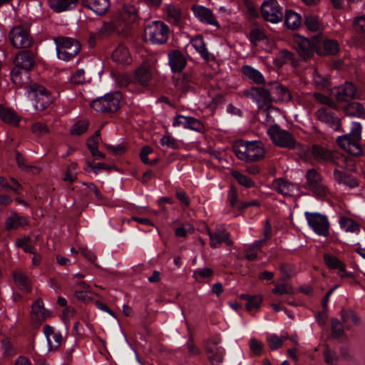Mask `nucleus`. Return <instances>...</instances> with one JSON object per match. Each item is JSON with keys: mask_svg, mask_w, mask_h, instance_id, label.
<instances>
[{"mask_svg": "<svg viewBox=\"0 0 365 365\" xmlns=\"http://www.w3.org/2000/svg\"><path fill=\"white\" fill-rule=\"evenodd\" d=\"M323 47L324 51H319V53L320 55H325V54H330V55H334L337 53L339 51V44L338 43L334 40L331 39H325L323 41Z\"/></svg>", "mask_w": 365, "mask_h": 365, "instance_id": "obj_43", "label": "nucleus"}, {"mask_svg": "<svg viewBox=\"0 0 365 365\" xmlns=\"http://www.w3.org/2000/svg\"><path fill=\"white\" fill-rule=\"evenodd\" d=\"M49 7L55 12L60 13L73 9L78 0H48Z\"/></svg>", "mask_w": 365, "mask_h": 365, "instance_id": "obj_26", "label": "nucleus"}, {"mask_svg": "<svg viewBox=\"0 0 365 365\" xmlns=\"http://www.w3.org/2000/svg\"><path fill=\"white\" fill-rule=\"evenodd\" d=\"M122 95L119 92L106 94L91 103V107L97 112H115L120 106Z\"/></svg>", "mask_w": 365, "mask_h": 365, "instance_id": "obj_6", "label": "nucleus"}, {"mask_svg": "<svg viewBox=\"0 0 365 365\" xmlns=\"http://www.w3.org/2000/svg\"><path fill=\"white\" fill-rule=\"evenodd\" d=\"M304 24L307 28L311 31H318L322 28V25L318 17L314 15H307L305 17Z\"/></svg>", "mask_w": 365, "mask_h": 365, "instance_id": "obj_45", "label": "nucleus"}, {"mask_svg": "<svg viewBox=\"0 0 365 365\" xmlns=\"http://www.w3.org/2000/svg\"><path fill=\"white\" fill-rule=\"evenodd\" d=\"M13 276L16 284L21 290L25 292H30L31 291V282L24 272L16 270L14 272Z\"/></svg>", "mask_w": 365, "mask_h": 365, "instance_id": "obj_35", "label": "nucleus"}, {"mask_svg": "<svg viewBox=\"0 0 365 365\" xmlns=\"http://www.w3.org/2000/svg\"><path fill=\"white\" fill-rule=\"evenodd\" d=\"M324 260L327 267L330 269H338L340 272L339 275L341 277L351 276V274L346 272L345 264L336 257L329 254H325L324 255Z\"/></svg>", "mask_w": 365, "mask_h": 365, "instance_id": "obj_27", "label": "nucleus"}, {"mask_svg": "<svg viewBox=\"0 0 365 365\" xmlns=\"http://www.w3.org/2000/svg\"><path fill=\"white\" fill-rule=\"evenodd\" d=\"M288 339L287 335H282L281 336H278L275 334H269L267 336V344L269 348L272 350L278 349L280 348L284 341Z\"/></svg>", "mask_w": 365, "mask_h": 365, "instance_id": "obj_42", "label": "nucleus"}, {"mask_svg": "<svg viewBox=\"0 0 365 365\" xmlns=\"http://www.w3.org/2000/svg\"><path fill=\"white\" fill-rule=\"evenodd\" d=\"M206 232L210 237V244L212 248L218 247L222 242L228 246L233 244L230 237V234L223 226L217 227L215 232H212L210 228L206 227Z\"/></svg>", "mask_w": 365, "mask_h": 365, "instance_id": "obj_13", "label": "nucleus"}, {"mask_svg": "<svg viewBox=\"0 0 365 365\" xmlns=\"http://www.w3.org/2000/svg\"><path fill=\"white\" fill-rule=\"evenodd\" d=\"M231 175L241 185L250 188L255 185V182L249 177L240 173L237 170H233L231 173Z\"/></svg>", "mask_w": 365, "mask_h": 365, "instance_id": "obj_44", "label": "nucleus"}, {"mask_svg": "<svg viewBox=\"0 0 365 365\" xmlns=\"http://www.w3.org/2000/svg\"><path fill=\"white\" fill-rule=\"evenodd\" d=\"M305 188L317 199H324L331 195L322 176L314 169L308 170L305 175Z\"/></svg>", "mask_w": 365, "mask_h": 365, "instance_id": "obj_3", "label": "nucleus"}, {"mask_svg": "<svg viewBox=\"0 0 365 365\" xmlns=\"http://www.w3.org/2000/svg\"><path fill=\"white\" fill-rule=\"evenodd\" d=\"M241 71L243 75L257 84L262 83L264 81V76L261 72L250 65L242 66Z\"/></svg>", "mask_w": 365, "mask_h": 365, "instance_id": "obj_34", "label": "nucleus"}, {"mask_svg": "<svg viewBox=\"0 0 365 365\" xmlns=\"http://www.w3.org/2000/svg\"><path fill=\"white\" fill-rule=\"evenodd\" d=\"M168 63L173 72L179 73L185 68L187 61L180 51L173 50L168 53Z\"/></svg>", "mask_w": 365, "mask_h": 365, "instance_id": "obj_22", "label": "nucleus"}, {"mask_svg": "<svg viewBox=\"0 0 365 365\" xmlns=\"http://www.w3.org/2000/svg\"><path fill=\"white\" fill-rule=\"evenodd\" d=\"M311 153L314 158L318 161H329L336 158L335 153L318 145L312 147Z\"/></svg>", "mask_w": 365, "mask_h": 365, "instance_id": "obj_31", "label": "nucleus"}, {"mask_svg": "<svg viewBox=\"0 0 365 365\" xmlns=\"http://www.w3.org/2000/svg\"><path fill=\"white\" fill-rule=\"evenodd\" d=\"M341 317L344 323L347 324V326L351 324H359V319L351 310H342Z\"/></svg>", "mask_w": 365, "mask_h": 365, "instance_id": "obj_50", "label": "nucleus"}, {"mask_svg": "<svg viewBox=\"0 0 365 365\" xmlns=\"http://www.w3.org/2000/svg\"><path fill=\"white\" fill-rule=\"evenodd\" d=\"M259 96L256 100V103L258 104L259 108L268 104L271 101V91H269L267 89L259 88Z\"/></svg>", "mask_w": 365, "mask_h": 365, "instance_id": "obj_51", "label": "nucleus"}, {"mask_svg": "<svg viewBox=\"0 0 365 365\" xmlns=\"http://www.w3.org/2000/svg\"><path fill=\"white\" fill-rule=\"evenodd\" d=\"M0 118L4 123L14 126H18L20 121V117L14 110L2 105H0Z\"/></svg>", "mask_w": 365, "mask_h": 365, "instance_id": "obj_29", "label": "nucleus"}, {"mask_svg": "<svg viewBox=\"0 0 365 365\" xmlns=\"http://www.w3.org/2000/svg\"><path fill=\"white\" fill-rule=\"evenodd\" d=\"M191 46L205 59H209V53L202 36H196L190 41Z\"/></svg>", "mask_w": 365, "mask_h": 365, "instance_id": "obj_40", "label": "nucleus"}, {"mask_svg": "<svg viewBox=\"0 0 365 365\" xmlns=\"http://www.w3.org/2000/svg\"><path fill=\"white\" fill-rule=\"evenodd\" d=\"M194 230L195 228L191 224L184 223L182 226L175 229V234L177 237H184L188 233H193Z\"/></svg>", "mask_w": 365, "mask_h": 365, "instance_id": "obj_57", "label": "nucleus"}, {"mask_svg": "<svg viewBox=\"0 0 365 365\" xmlns=\"http://www.w3.org/2000/svg\"><path fill=\"white\" fill-rule=\"evenodd\" d=\"M160 143L163 146L175 149L178 147V142L170 135H165L160 139Z\"/></svg>", "mask_w": 365, "mask_h": 365, "instance_id": "obj_62", "label": "nucleus"}, {"mask_svg": "<svg viewBox=\"0 0 365 365\" xmlns=\"http://www.w3.org/2000/svg\"><path fill=\"white\" fill-rule=\"evenodd\" d=\"M340 228L346 232L359 234L360 232V226L358 222L353 219L341 216L339 220Z\"/></svg>", "mask_w": 365, "mask_h": 365, "instance_id": "obj_33", "label": "nucleus"}, {"mask_svg": "<svg viewBox=\"0 0 365 365\" xmlns=\"http://www.w3.org/2000/svg\"><path fill=\"white\" fill-rule=\"evenodd\" d=\"M233 150L237 157L245 162H255L264 156V148L259 141L237 140L233 145Z\"/></svg>", "mask_w": 365, "mask_h": 365, "instance_id": "obj_1", "label": "nucleus"}, {"mask_svg": "<svg viewBox=\"0 0 365 365\" xmlns=\"http://www.w3.org/2000/svg\"><path fill=\"white\" fill-rule=\"evenodd\" d=\"M324 356L325 362L328 365L337 364L339 358L336 353L328 347H326L324 350Z\"/></svg>", "mask_w": 365, "mask_h": 365, "instance_id": "obj_55", "label": "nucleus"}, {"mask_svg": "<svg viewBox=\"0 0 365 365\" xmlns=\"http://www.w3.org/2000/svg\"><path fill=\"white\" fill-rule=\"evenodd\" d=\"M194 16L203 24L215 26L217 29H220V25L217 21L216 17L213 14L212 11L203 6L194 5L191 8Z\"/></svg>", "mask_w": 365, "mask_h": 365, "instance_id": "obj_15", "label": "nucleus"}, {"mask_svg": "<svg viewBox=\"0 0 365 365\" xmlns=\"http://www.w3.org/2000/svg\"><path fill=\"white\" fill-rule=\"evenodd\" d=\"M29 71L14 68L11 72L12 82L18 86H24L29 81Z\"/></svg>", "mask_w": 365, "mask_h": 365, "instance_id": "obj_30", "label": "nucleus"}, {"mask_svg": "<svg viewBox=\"0 0 365 365\" xmlns=\"http://www.w3.org/2000/svg\"><path fill=\"white\" fill-rule=\"evenodd\" d=\"M313 83L317 89H324L329 86V80L322 76L317 70L313 71Z\"/></svg>", "mask_w": 365, "mask_h": 365, "instance_id": "obj_46", "label": "nucleus"}, {"mask_svg": "<svg viewBox=\"0 0 365 365\" xmlns=\"http://www.w3.org/2000/svg\"><path fill=\"white\" fill-rule=\"evenodd\" d=\"M302 23L300 15L292 10H288L285 13L284 24L289 29H295L298 28Z\"/></svg>", "mask_w": 365, "mask_h": 365, "instance_id": "obj_37", "label": "nucleus"}, {"mask_svg": "<svg viewBox=\"0 0 365 365\" xmlns=\"http://www.w3.org/2000/svg\"><path fill=\"white\" fill-rule=\"evenodd\" d=\"M271 93L277 101L287 102L291 99V95L287 88L278 83H274L272 85Z\"/></svg>", "mask_w": 365, "mask_h": 365, "instance_id": "obj_36", "label": "nucleus"}, {"mask_svg": "<svg viewBox=\"0 0 365 365\" xmlns=\"http://www.w3.org/2000/svg\"><path fill=\"white\" fill-rule=\"evenodd\" d=\"M266 38L267 37L265 34L259 28L252 29L249 34V39L253 44H256L257 42Z\"/></svg>", "mask_w": 365, "mask_h": 365, "instance_id": "obj_53", "label": "nucleus"}, {"mask_svg": "<svg viewBox=\"0 0 365 365\" xmlns=\"http://www.w3.org/2000/svg\"><path fill=\"white\" fill-rule=\"evenodd\" d=\"M77 168L78 165L76 163H72L67 168L66 173L63 175V180L66 182H73L77 180Z\"/></svg>", "mask_w": 365, "mask_h": 365, "instance_id": "obj_49", "label": "nucleus"}, {"mask_svg": "<svg viewBox=\"0 0 365 365\" xmlns=\"http://www.w3.org/2000/svg\"><path fill=\"white\" fill-rule=\"evenodd\" d=\"M28 222L26 217L14 214L7 219L6 225L8 229H17L28 225Z\"/></svg>", "mask_w": 365, "mask_h": 365, "instance_id": "obj_39", "label": "nucleus"}, {"mask_svg": "<svg viewBox=\"0 0 365 365\" xmlns=\"http://www.w3.org/2000/svg\"><path fill=\"white\" fill-rule=\"evenodd\" d=\"M334 178L339 184H343L351 188L355 187L358 185L356 179L338 170H335L334 171Z\"/></svg>", "mask_w": 365, "mask_h": 365, "instance_id": "obj_38", "label": "nucleus"}, {"mask_svg": "<svg viewBox=\"0 0 365 365\" xmlns=\"http://www.w3.org/2000/svg\"><path fill=\"white\" fill-rule=\"evenodd\" d=\"M43 334L46 338L49 351L58 349L62 344L63 336L60 331L50 325L46 324L43 327Z\"/></svg>", "mask_w": 365, "mask_h": 365, "instance_id": "obj_16", "label": "nucleus"}, {"mask_svg": "<svg viewBox=\"0 0 365 365\" xmlns=\"http://www.w3.org/2000/svg\"><path fill=\"white\" fill-rule=\"evenodd\" d=\"M88 128V123L86 120H80L74 123L71 128V133L73 135H81L84 133Z\"/></svg>", "mask_w": 365, "mask_h": 365, "instance_id": "obj_52", "label": "nucleus"}, {"mask_svg": "<svg viewBox=\"0 0 365 365\" xmlns=\"http://www.w3.org/2000/svg\"><path fill=\"white\" fill-rule=\"evenodd\" d=\"M250 348L252 352L255 355H259L262 351V344L256 339H251L250 341Z\"/></svg>", "mask_w": 365, "mask_h": 365, "instance_id": "obj_63", "label": "nucleus"}, {"mask_svg": "<svg viewBox=\"0 0 365 365\" xmlns=\"http://www.w3.org/2000/svg\"><path fill=\"white\" fill-rule=\"evenodd\" d=\"M12 45L16 48H26L31 46L32 38L29 30L24 26H14L9 33Z\"/></svg>", "mask_w": 365, "mask_h": 365, "instance_id": "obj_11", "label": "nucleus"}, {"mask_svg": "<svg viewBox=\"0 0 365 365\" xmlns=\"http://www.w3.org/2000/svg\"><path fill=\"white\" fill-rule=\"evenodd\" d=\"M174 127L182 126L184 128L200 132L203 130V124L197 118L182 115H177L173 123Z\"/></svg>", "mask_w": 365, "mask_h": 365, "instance_id": "obj_17", "label": "nucleus"}, {"mask_svg": "<svg viewBox=\"0 0 365 365\" xmlns=\"http://www.w3.org/2000/svg\"><path fill=\"white\" fill-rule=\"evenodd\" d=\"M336 98L339 101H347L357 98L356 88L350 82H346L337 88Z\"/></svg>", "mask_w": 365, "mask_h": 365, "instance_id": "obj_21", "label": "nucleus"}, {"mask_svg": "<svg viewBox=\"0 0 365 365\" xmlns=\"http://www.w3.org/2000/svg\"><path fill=\"white\" fill-rule=\"evenodd\" d=\"M31 319L33 322L40 324L49 317V312L44 307L42 300L37 299L31 307Z\"/></svg>", "mask_w": 365, "mask_h": 365, "instance_id": "obj_24", "label": "nucleus"}, {"mask_svg": "<svg viewBox=\"0 0 365 365\" xmlns=\"http://www.w3.org/2000/svg\"><path fill=\"white\" fill-rule=\"evenodd\" d=\"M221 339L218 336H211L206 342L205 349L209 361L212 365H220L225 356V349L219 346Z\"/></svg>", "mask_w": 365, "mask_h": 365, "instance_id": "obj_10", "label": "nucleus"}, {"mask_svg": "<svg viewBox=\"0 0 365 365\" xmlns=\"http://www.w3.org/2000/svg\"><path fill=\"white\" fill-rule=\"evenodd\" d=\"M154 60L152 58L150 61L144 62L136 70L135 73V79L142 86H148L153 76L152 66Z\"/></svg>", "mask_w": 365, "mask_h": 365, "instance_id": "obj_19", "label": "nucleus"}, {"mask_svg": "<svg viewBox=\"0 0 365 365\" xmlns=\"http://www.w3.org/2000/svg\"><path fill=\"white\" fill-rule=\"evenodd\" d=\"M361 138V126L359 123H353L349 133L338 137L339 145L352 155H359L362 153L359 141Z\"/></svg>", "mask_w": 365, "mask_h": 365, "instance_id": "obj_2", "label": "nucleus"}, {"mask_svg": "<svg viewBox=\"0 0 365 365\" xmlns=\"http://www.w3.org/2000/svg\"><path fill=\"white\" fill-rule=\"evenodd\" d=\"M31 131L35 135L41 137L49 133V128L46 124L41 122H36L33 124Z\"/></svg>", "mask_w": 365, "mask_h": 365, "instance_id": "obj_54", "label": "nucleus"}, {"mask_svg": "<svg viewBox=\"0 0 365 365\" xmlns=\"http://www.w3.org/2000/svg\"><path fill=\"white\" fill-rule=\"evenodd\" d=\"M317 118L333 128H336L339 126V119L334 117L329 109L326 108H319L316 112Z\"/></svg>", "mask_w": 365, "mask_h": 365, "instance_id": "obj_28", "label": "nucleus"}, {"mask_svg": "<svg viewBox=\"0 0 365 365\" xmlns=\"http://www.w3.org/2000/svg\"><path fill=\"white\" fill-rule=\"evenodd\" d=\"M170 29L167 24L161 21H154L148 24L144 29L143 38L155 45H162L167 42Z\"/></svg>", "mask_w": 365, "mask_h": 365, "instance_id": "obj_4", "label": "nucleus"}, {"mask_svg": "<svg viewBox=\"0 0 365 365\" xmlns=\"http://www.w3.org/2000/svg\"><path fill=\"white\" fill-rule=\"evenodd\" d=\"M212 270L210 268L205 267L202 269H197L193 272V277L195 280L201 282L202 279L211 277Z\"/></svg>", "mask_w": 365, "mask_h": 365, "instance_id": "obj_56", "label": "nucleus"}, {"mask_svg": "<svg viewBox=\"0 0 365 365\" xmlns=\"http://www.w3.org/2000/svg\"><path fill=\"white\" fill-rule=\"evenodd\" d=\"M120 15L122 19L127 23L133 22L138 18L136 10L133 6H125Z\"/></svg>", "mask_w": 365, "mask_h": 365, "instance_id": "obj_47", "label": "nucleus"}, {"mask_svg": "<svg viewBox=\"0 0 365 365\" xmlns=\"http://www.w3.org/2000/svg\"><path fill=\"white\" fill-rule=\"evenodd\" d=\"M272 292L275 294L283 295L287 294H292L293 292V289L289 284H277Z\"/></svg>", "mask_w": 365, "mask_h": 365, "instance_id": "obj_58", "label": "nucleus"}, {"mask_svg": "<svg viewBox=\"0 0 365 365\" xmlns=\"http://www.w3.org/2000/svg\"><path fill=\"white\" fill-rule=\"evenodd\" d=\"M29 97L34 100V106L37 110H43L52 102V97L46 88L34 83L28 88Z\"/></svg>", "mask_w": 365, "mask_h": 365, "instance_id": "obj_7", "label": "nucleus"}, {"mask_svg": "<svg viewBox=\"0 0 365 365\" xmlns=\"http://www.w3.org/2000/svg\"><path fill=\"white\" fill-rule=\"evenodd\" d=\"M113 61L120 63H130L131 57L127 47L123 45L118 46L112 53Z\"/></svg>", "mask_w": 365, "mask_h": 365, "instance_id": "obj_32", "label": "nucleus"}, {"mask_svg": "<svg viewBox=\"0 0 365 365\" xmlns=\"http://www.w3.org/2000/svg\"><path fill=\"white\" fill-rule=\"evenodd\" d=\"M227 199L231 207H234L237 205V202L238 201V193L236 188H235L234 187H232L230 189L228 192Z\"/></svg>", "mask_w": 365, "mask_h": 365, "instance_id": "obj_64", "label": "nucleus"}, {"mask_svg": "<svg viewBox=\"0 0 365 365\" xmlns=\"http://www.w3.org/2000/svg\"><path fill=\"white\" fill-rule=\"evenodd\" d=\"M347 112L352 115H360L364 113V106L357 102H353L347 106Z\"/></svg>", "mask_w": 365, "mask_h": 365, "instance_id": "obj_59", "label": "nucleus"}, {"mask_svg": "<svg viewBox=\"0 0 365 365\" xmlns=\"http://www.w3.org/2000/svg\"><path fill=\"white\" fill-rule=\"evenodd\" d=\"M262 302V295H252L251 298H249V302H247L245 304L247 310L250 312L259 310L260 309Z\"/></svg>", "mask_w": 365, "mask_h": 365, "instance_id": "obj_48", "label": "nucleus"}, {"mask_svg": "<svg viewBox=\"0 0 365 365\" xmlns=\"http://www.w3.org/2000/svg\"><path fill=\"white\" fill-rule=\"evenodd\" d=\"M308 225L318 235L327 237L329 235V222L326 215L319 212H304Z\"/></svg>", "mask_w": 365, "mask_h": 365, "instance_id": "obj_8", "label": "nucleus"}, {"mask_svg": "<svg viewBox=\"0 0 365 365\" xmlns=\"http://www.w3.org/2000/svg\"><path fill=\"white\" fill-rule=\"evenodd\" d=\"M70 81L73 84H81L86 81L85 71L83 69H78L72 74Z\"/></svg>", "mask_w": 365, "mask_h": 365, "instance_id": "obj_60", "label": "nucleus"}, {"mask_svg": "<svg viewBox=\"0 0 365 365\" xmlns=\"http://www.w3.org/2000/svg\"><path fill=\"white\" fill-rule=\"evenodd\" d=\"M261 14L266 21L274 24L281 21L283 17L282 9L277 0L264 1L261 6Z\"/></svg>", "mask_w": 365, "mask_h": 365, "instance_id": "obj_12", "label": "nucleus"}, {"mask_svg": "<svg viewBox=\"0 0 365 365\" xmlns=\"http://www.w3.org/2000/svg\"><path fill=\"white\" fill-rule=\"evenodd\" d=\"M353 26L358 33H365V16H361L354 19Z\"/></svg>", "mask_w": 365, "mask_h": 365, "instance_id": "obj_61", "label": "nucleus"}, {"mask_svg": "<svg viewBox=\"0 0 365 365\" xmlns=\"http://www.w3.org/2000/svg\"><path fill=\"white\" fill-rule=\"evenodd\" d=\"M82 4L98 15L104 14L110 7L109 0H82Z\"/></svg>", "mask_w": 365, "mask_h": 365, "instance_id": "obj_25", "label": "nucleus"}, {"mask_svg": "<svg viewBox=\"0 0 365 365\" xmlns=\"http://www.w3.org/2000/svg\"><path fill=\"white\" fill-rule=\"evenodd\" d=\"M271 188L285 197L294 196L299 192V186L297 184L290 182L283 178L274 180Z\"/></svg>", "mask_w": 365, "mask_h": 365, "instance_id": "obj_14", "label": "nucleus"}, {"mask_svg": "<svg viewBox=\"0 0 365 365\" xmlns=\"http://www.w3.org/2000/svg\"><path fill=\"white\" fill-rule=\"evenodd\" d=\"M293 43L299 54L304 58L309 57L313 53L314 46L310 41L302 36H295Z\"/></svg>", "mask_w": 365, "mask_h": 365, "instance_id": "obj_20", "label": "nucleus"}, {"mask_svg": "<svg viewBox=\"0 0 365 365\" xmlns=\"http://www.w3.org/2000/svg\"><path fill=\"white\" fill-rule=\"evenodd\" d=\"M267 134L272 143L282 148H293L295 147L296 140L287 130L282 129L277 124L269 127Z\"/></svg>", "mask_w": 365, "mask_h": 365, "instance_id": "obj_9", "label": "nucleus"}, {"mask_svg": "<svg viewBox=\"0 0 365 365\" xmlns=\"http://www.w3.org/2000/svg\"><path fill=\"white\" fill-rule=\"evenodd\" d=\"M15 68L29 71L35 64L34 53L29 51H19L14 59Z\"/></svg>", "mask_w": 365, "mask_h": 365, "instance_id": "obj_18", "label": "nucleus"}, {"mask_svg": "<svg viewBox=\"0 0 365 365\" xmlns=\"http://www.w3.org/2000/svg\"><path fill=\"white\" fill-rule=\"evenodd\" d=\"M262 240H257L252 244L245 250V257L249 261H253L257 259V253L262 247Z\"/></svg>", "mask_w": 365, "mask_h": 365, "instance_id": "obj_41", "label": "nucleus"}, {"mask_svg": "<svg viewBox=\"0 0 365 365\" xmlns=\"http://www.w3.org/2000/svg\"><path fill=\"white\" fill-rule=\"evenodd\" d=\"M163 15L170 23L178 24L182 19V11L178 5L170 3L164 6Z\"/></svg>", "mask_w": 365, "mask_h": 365, "instance_id": "obj_23", "label": "nucleus"}, {"mask_svg": "<svg viewBox=\"0 0 365 365\" xmlns=\"http://www.w3.org/2000/svg\"><path fill=\"white\" fill-rule=\"evenodd\" d=\"M54 42L58 58L64 61H71L81 51L78 41L71 37H57L54 39Z\"/></svg>", "mask_w": 365, "mask_h": 365, "instance_id": "obj_5", "label": "nucleus"}]
</instances>
